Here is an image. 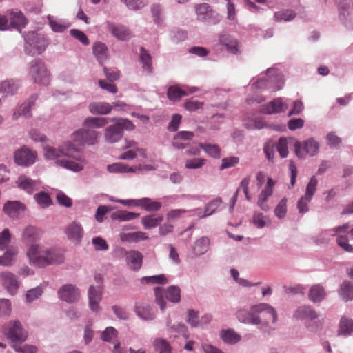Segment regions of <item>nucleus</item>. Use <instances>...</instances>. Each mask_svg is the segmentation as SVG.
Returning <instances> with one entry per match:
<instances>
[{"label": "nucleus", "instance_id": "64", "mask_svg": "<svg viewBox=\"0 0 353 353\" xmlns=\"http://www.w3.org/2000/svg\"><path fill=\"white\" fill-rule=\"evenodd\" d=\"M43 293V290L40 287L30 289L27 291L26 299L28 303H31L38 299Z\"/></svg>", "mask_w": 353, "mask_h": 353}, {"label": "nucleus", "instance_id": "49", "mask_svg": "<svg viewBox=\"0 0 353 353\" xmlns=\"http://www.w3.org/2000/svg\"><path fill=\"white\" fill-rule=\"evenodd\" d=\"M140 59L143 63V68L148 72H151L152 70V57L143 47L140 49Z\"/></svg>", "mask_w": 353, "mask_h": 353}, {"label": "nucleus", "instance_id": "60", "mask_svg": "<svg viewBox=\"0 0 353 353\" xmlns=\"http://www.w3.org/2000/svg\"><path fill=\"white\" fill-rule=\"evenodd\" d=\"M135 168L129 167L128 165L123 163H112V172L125 173V172H134Z\"/></svg>", "mask_w": 353, "mask_h": 353}, {"label": "nucleus", "instance_id": "45", "mask_svg": "<svg viewBox=\"0 0 353 353\" xmlns=\"http://www.w3.org/2000/svg\"><path fill=\"white\" fill-rule=\"evenodd\" d=\"M272 194V189L270 188H265L261 191L259 195L257 204L261 210L268 211L270 207L266 203L268 199Z\"/></svg>", "mask_w": 353, "mask_h": 353}, {"label": "nucleus", "instance_id": "2", "mask_svg": "<svg viewBox=\"0 0 353 353\" xmlns=\"http://www.w3.org/2000/svg\"><path fill=\"white\" fill-rule=\"evenodd\" d=\"M28 23L27 17L18 9H10L6 15L0 14V30L5 31L14 29L19 32L26 28Z\"/></svg>", "mask_w": 353, "mask_h": 353}, {"label": "nucleus", "instance_id": "55", "mask_svg": "<svg viewBox=\"0 0 353 353\" xmlns=\"http://www.w3.org/2000/svg\"><path fill=\"white\" fill-rule=\"evenodd\" d=\"M12 347L17 353H37L38 350L35 345L28 344L14 343Z\"/></svg>", "mask_w": 353, "mask_h": 353}, {"label": "nucleus", "instance_id": "25", "mask_svg": "<svg viewBox=\"0 0 353 353\" xmlns=\"http://www.w3.org/2000/svg\"><path fill=\"white\" fill-rule=\"evenodd\" d=\"M19 88V81L16 79H7L0 83V92L6 96H12L15 94Z\"/></svg>", "mask_w": 353, "mask_h": 353}, {"label": "nucleus", "instance_id": "20", "mask_svg": "<svg viewBox=\"0 0 353 353\" xmlns=\"http://www.w3.org/2000/svg\"><path fill=\"white\" fill-rule=\"evenodd\" d=\"M17 186L28 194H32L39 190L40 183L39 181L33 180L26 175H21L16 181Z\"/></svg>", "mask_w": 353, "mask_h": 353}, {"label": "nucleus", "instance_id": "22", "mask_svg": "<svg viewBox=\"0 0 353 353\" xmlns=\"http://www.w3.org/2000/svg\"><path fill=\"white\" fill-rule=\"evenodd\" d=\"M65 234L69 240L74 243H79L83 237V230L81 225L74 221L66 226Z\"/></svg>", "mask_w": 353, "mask_h": 353}, {"label": "nucleus", "instance_id": "54", "mask_svg": "<svg viewBox=\"0 0 353 353\" xmlns=\"http://www.w3.org/2000/svg\"><path fill=\"white\" fill-rule=\"evenodd\" d=\"M169 327V332L170 334H173L174 337L178 336L179 335H182L184 337L187 338V328L184 324L177 323L173 325H168Z\"/></svg>", "mask_w": 353, "mask_h": 353}, {"label": "nucleus", "instance_id": "11", "mask_svg": "<svg viewBox=\"0 0 353 353\" xmlns=\"http://www.w3.org/2000/svg\"><path fill=\"white\" fill-rule=\"evenodd\" d=\"M137 154L146 158L145 149L139 148L136 141L126 139L125 145L121 149L119 159L121 160H132L135 159Z\"/></svg>", "mask_w": 353, "mask_h": 353}, {"label": "nucleus", "instance_id": "46", "mask_svg": "<svg viewBox=\"0 0 353 353\" xmlns=\"http://www.w3.org/2000/svg\"><path fill=\"white\" fill-rule=\"evenodd\" d=\"M254 312H253V306L250 310L245 309H240L236 312V317L238 319L244 323L253 324Z\"/></svg>", "mask_w": 353, "mask_h": 353}, {"label": "nucleus", "instance_id": "15", "mask_svg": "<svg viewBox=\"0 0 353 353\" xmlns=\"http://www.w3.org/2000/svg\"><path fill=\"white\" fill-rule=\"evenodd\" d=\"M120 203H123L126 205H133L141 208L148 212H157L159 211L162 205L159 201H154L150 198H142L140 199H132V200H121Z\"/></svg>", "mask_w": 353, "mask_h": 353}, {"label": "nucleus", "instance_id": "32", "mask_svg": "<svg viewBox=\"0 0 353 353\" xmlns=\"http://www.w3.org/2000/svg\"><path fill=\"white\" fill-rule=\"evenodd\" d=\"M219 42L221 45L225 46L229 52L233 54H236L238 52V42L230 35L221 34L219 37Z\"/></svg>", "mask_w": 353, "mask_h": 353}, {"label": "nucleus", "instance_id": "33", "mask_svg": "<svg viewBox=\"0 0 353 353\" xmlns=\"http://www.w3.org/2000/svg\"><path fill=\"white\" fill-rule=\"evenodd\" d=\"M294 317L297 319H314L317 318L316 312L309 306L299 307L294 314Z\"/></svg>", "mask_w": 353, "mask_h": 353}, {"label": "nucleus", "instance_id": "41", "mask_svg": "<svg viewBox=\"0 0 353 353\" xmlns=\"http://www.w3.org/2000/svg\"><path fill=\"white\" fill-rule=\"evenodd\" d=\"M221 199L220 198H216L210 203H208L205 207L204 212H199L197 215L199 219L205 218L212 214H213L216 209L220 206L221 203Z\"/></svg>", "mask_w": 353, "mask_h": 353}, {"label": "nucleus", "instance_id": "28", "mask_svg": "<svg viewBox=\"0 0 353 353\" xmlns=\"http://www.w3.org/2000/svg\"><path fill=\"white\" fill-rule=\"evenodd\" d=\"M143 255L136 250L130 251L126 254V261L130 268L134 270L140 269L142 265Z\"/></svg>", "mask_w": 353, "mask_h": 353}, {"label": "nucleus", "instance_id": "56", "mask_svg": "<svg viewBox=\"0 0 353 353\" xmlns=\"http://www.w3.org/2000/svg\"><path fill=\"white\" fill-rule=\"evenodd\" d=\"M221 336L225 342L228 343H235L241 339L240 336L232 330L222 331Z\"/></svg>", "mask_w": 353, "mask_h": 353}, {"label": "nucleus", "instance_id": "36", "mask_svg": "<svg viewBox=\"0 0 353 353\" xmlns=\"http://www.w3.org/2000/svg\"><path fill=\"white\" fill-rule=\"evenodd\" d=\"M162 215L152 214L145 216L141 219V223L145 229H151L158 226L163 221Z\"/></svg>", "mask_w": 353, "mask_h": 353}, {"label": "nucleus", "instance_id": "63", "mask_svg": "<svg viewBox=\"0 0 353 353\" xmlns=\"http://www.w3.org/2000/svg\"><path fill=\"white\" fill-rule=\"evenodd\" d=\"M34 199L42 207L46 208L51 204V199L50 196L43 192L35 194Z\"/></svg>", "mask_w": 353, "mask_h": 353}, {"label": "nucleus", "instance_id": "14", "mask_svg": "<svg viewBox=\"0 0 353 353\" xmlns=\"http://www.w3.org/2000/svg\"><path fill=\"white\" fill-rule=\"evenodd\" d=\"M59 298L68 303H77L80 299V290L73 284H65L58 290Z\"/></svg>", "mask_w": 353, "mask_h": 353}, {"label": "nucleus", "instance_id": "48", "mask_svg": "<svg viewBox=\"0 0 353 353\" xmlns=\"http://www.w3.org/2000/svg\"><path fill=\"white\" fill-rule=\"evenodd\" d=\"M167 95L170 101H176L179 100L182 97L187 96L188 92L181 89L177 85H172L168 88Z\"/></svg>", "mask_w": 353, "mask_h": 353}, {"label": "nucleus", "instance_id": "62", "mask_svg": "<svg viewBox=\"0 0 353 353\" xmlns=\"http://www.w3.org/2000/svg\"><path fill=\"white\" fill-rule=\"evenodd\" d=\"M317 179L314 176L311 177L308 184L306 186L305 196L309 199H312L317 186Z\"/></svg>", "mask_w": 353, "mask_h": 353}, {"label": "nucleus", "instance_id": "12", "mask_svg": "<svg viewBox=\"0 0 353 353\" xmlns=\"http://www.w3.org/2000/svg\"><path fill=\"white\" fill-rule=\"evenodd\" d=\"M135 125L127 119H112V142L119 140L123 137V132L133 130Z\"/></svg>", "mask_w": 353, "mask_h": 353}, {"label": "nucleus", "instance_id": "29", "mask_svg": "<svg viewBox=\"0 0 353 353\" xmlns=\"http://www.w3.org/2000/svg\"><path fill=\"white\" fill-rule=\"evenodd\" d=\"M88 296L90 309L94 312L97 311L98 303L101 299V288L99 287L90 286L88 290Z\"/></svg>", "mask_w": 353, "mask_h": 353}, {"label": "nucleus", "instance_id": "53", "mask_svg": "<svg viewBox=\"0 0 353 353\" xmlns=\"http://www.w3.org/2000/svg\"><path fill=\"white\" fill-rule=\"evenodd\" d=\"M199 146L212 157L219 158L221 156V150L217 145L201 143Z\"/></svg>", "mask_w": 353, "mask_h": 353}, {"label": "nucleus", "instance_id": "51", "mask_svg": "<svg viewBox=\"0 0 353 353\" xmlns=\"http://www.w3.org/2000/svg\"><path fill=\"white\" fill-rule=\"evenodd\" d=\"M112 34L119 40H128L130 37V32L123 26L112 27Z\"/></svg>", "mask_w": 353, "mask_h": 353}, {"label": "nucleus", "instance_id": "40", "mask_svg": "<svg viewBox=\"0 0 353 353\" xmlns=\"http://www.w3.org/2000/svg\"><path fill=\"white\" fill-rule=\"evenodd\" d=\"M339 293L345 302L353 300V284L350 281L343 282Z\"/></svg>", "mask_w": 353, "mask_h": 353}, {"label": "nucleus", "instance_id": "34", "mask_svg": "<svg viewBox=\"0 0 353 353\" xmlns=\"http://www.w3.org/2000/svg\"><path fill=\"white\" fill-rule=\"evenodd\" d=\"M136 313L141 319L146 321H151L154 319V313L152 311L150 305L145 303H139L136 305Z\"/></svg>", "mask_w": 353, "mask_h": 353}, {"label": "nucleus", "instance_id": "58", "mask_svg": "<svg viewBox=\"0 0 353 353\" xmlns=\"http://www.w3.org/2000/svg\"><path fill=\"white\" fill-rule=\"evenodd\" d=\"M11 234L8 228L0 232V249L5 250L11 242Z\"/></svg>", "mask_w": 353, "mask_h": 353}, {"label": "nucleus", "instance_id": "57", "mask_svg": "<svg viewBox=\"0 0 353 353\" xmlns=\"http://www.w3.org/2000/svg\"><path fill=\"white\" fill-rule=\"evenodd\" d=\"M288 140L285 137H281L276 144V150L281 158H285L288 154Z\"/></svg>", "mask_w": 353, "mask_h": 353}, {"label": "nucleus", "instance_id": "52", "mask_svg": "<svg viewBox=\"0 0 353 353\" xmlns=\"http://www.w3.org/2000/svg\"><path fill=\"white\" fill-rule=\"evenodd\" d=\"M296 17V14L294 11L290 10H283L274 13V19L277 22H281L282 21H291L294 19Z\"/></svg>", "mask_w": 353, "mask_h": 353}, {"label": "nucleus", "instance_id": "44", "mask_svg": "<svg viewBox=\"0 0 353 353\" xmlns=\"http://www.w3.org/2000/svg\"><path fill=\"white\" fill-rule=\"evenodd\" d=\"M155 352L158 353H172V347L165 339L158 338L153 342Z\"/></svg>", "mask_w": 353, "mask_h": 353}, {"label": "nucleus", "instance_id": "9", "mask_svg": "<svg viewBox=\"0 0 353 353\" xmlns=\"http://www.w3.org/2000/svg\"><path fill=\"white\" fill-rule=\"evenodd\" d=\"M4 334L12 342H23L28 336L27 332L19 321H10L4 326Z\"/></svg>", "mask_w": 353, "mask_h": 353}, {"label": "nucleus", "instance_id": "8", "mask_svg": "<svg viewBox=\"0 0 353 353\" xmlns=\"http://www.w3.org/2000/svg\"><path fill=\"white\" fill-rule=\"evenodd\" d=\"M29 75L36 83L47 85L49 83V73L43 61L34 59L30 63Z\"/></svg>", "mask_w": 353, "mask_h": 353}, {"label": "nucleus", "instance_id": "19", "mask_svg": "<svg viewBox=\"0 0 353 353\" xmlns=\"http://www.w3.org/2000/svg\"><path fill=\"white\" fill-rule=\"evenodd\" d=\"M287 109L288 105L283 101L282 98L279 97L262 105L261 112L266 114H279L285 112Z\"/></svg>", "mask_w": 353, "mask_h": 353}, {"label": "nucleus", "instance_id": "30", "mask_svg": "<svg viewBox=\"0 0 353 353\" xmlns=\"http://www.w3.org/2000/svg\"><path fill=\"white\" fill-rule=\"evenodd\" d=\"M47 19L51 30L54 32L62 33L70 26V23L65 22L62 19H57L51 15H48Z\"/></svg>", "mask_w": 353, "mask_h": 353}, {"label": "nucleus", "instance_id": "5", "mask_svg": "<svg viewBox=\"0 0 353 353\" xmlns=\"http://www.w3.org/2000/svg\"><path fill=\"white\" fill-rule=\"evenodd\" d=\"M40 236V230L33 225H28L23 230L21 239L23 244L29 247L27 251V256L29 259L33 255L37 254L39 245L36 243L39 240Z\"/></svg>", "mask_w": 353, "mask_h": 353}, {"label": "nucleus", "instance_id": "6", "mask_svg": "<svg viewBox=\"0 0 353 353\" xmlns=\"http://www.w3.org/2000/svg\"><path fill=\"white\" fill-rule=\"evenodd\" d=\"M254 312L253 324L268 325L274 323L277 319L275 310L267 303H261L253 306Z\"/></svg>", "mask_w": 353, "mask_h": 353}, {"label": "nucleus", "instance_id": "37", "mask_svg": "<svg viewBox=\"0 0 353 353\" xmlns=\"http://www.w3.org/2000/svg\"><path fill=\"white\" fill-rule=\"evenodd\" d=\"M18 252L16 247L12 246L6 250L3 256H0V265L3 266L11 265Z\"/></svg>", "mask_w": 353, "mask_h": 353}, {"label": "nucleus", "instance_id": "1", "mask_svg": "<svg viewBox=\"0 0 353 353\" xmlns=\"http://www.w3.org/2000/svg\"><path fill=\"white\" fill-rule=\"evenodd\" d=\"M47 160L65 169L79 172L83 169L84 161L79 148L70 141L63 142L57 148L47 145L43 149Z\"/></svg>", "mask_w": 353, "mask_h": 353}, {"label": "nucleus", "instance_id": "18", "mask_svg": "<svg viewBox=\"0 0 353 353\" xmlns=\"http://www.w3.org/2000/svg\"><path fill=\"white\" fill-rule=\"evenodd\" d=\"M26 205L18 201H7L3 208V212L12 219H18L25 212Z\"/></svg>", "mask_w": 353, "mask_h": 353}, {"label": "nucleus", "instance_id": "24", "mask_svg": "<svg viewBox=\"0 0 353 353\" xmlns=\"http://www.w3.org/2000/svg\"><path fill=\"white\" fill-rule=\"evenodd\" d=\"M194 134L190 131H180L176 133L172 141V146L177 149H183L189 145Z\"/></svg>", "mask_w": 353, "mask_h": 353}, {"label": "nucleus", "instance_id": "17", "mask_svg": "<svg viewBox=\"0 0 353 353\" xmlns=\"http://www.w3.org/2000/svg\"><path fill=\"white\" fill-rule=\"evenodd\" d=\"M37 99V95L33 94L30 96L22 104L17 106L12 114V119L17 120L19 117L30 118L32 117L31 110L35 105Z\"/></svg>", "mask_w": 353, "mask_h": 353}, {"label": "nucleus", "instance_id": "10", "mask_svg": "<svg viewBox=\"0 0 353 353\" xmlns=\"http://www.w3.org/2000/svg\"><path fill=\"white\" fill-rule=\"evenodd\" d=\"M195 10L199 21H205L211 25H216L221 20L219 13L211 9L210 6L207 3L195 6Z\"/></svg>", "mask_w": 353, "mask_h": 353}, {"label": "nucleus", "instance_id": "38", "mask_svg": "<svg viewBox=\"0 0 353 353\" xmlns=\"http://www.w3.org/2000/svg\"><path fill=\"white\" fill-rule=\"evenodd\" d=\"M339 5L340 14L344 17L353 15V0H335Z\"/></svg>", "mask_w": 353, "mask_h": 353}, {"label": "nucleus", "instance_id": "26", "mask_svg": "<svg viewBox=\"0 0 353 353\" xmlns=\"http://www.w3.org/2000/svg\"><path fill=\"white\" fill-rule=\"evenodd\" d=\"M120 240L123 243H138L141 241L147 240L148 236L142 231L132 232H121L119 234Z\"/></svg>", "mask_w": 353, "mask_h": 353}, {"label": "nucleus", "instance_id": "43", "mask_svg": "<svg viewBox=\"0 0 353 353\" xmlns=\"http://www.w3.org/2000/svg\"><path fill=\"white\" fill-rule=\"evenodd\" d=\"M325 296L324 288L320 285L312 286L310 290L309 297L313 302H320Z\"/></svg>", "mask_w": 353, "mask_h": 353}, {"label": "nucleus", "instance_id": "3", "mask_svg": "<svg viewBox=\"0 0 353 353\" xmlns=\"http://www.w3.org/2000/svg\"><path fill=\"white\" fill-rule=\"evenodd\" d=\"M23 37L25 40V52L32 56L42 54L50 43V40L46 35L35 31L26 32Z\"/></svg>", "mask_w": 353, "mask_h": 353}, {"label": "nucleus", "instance_id": "21", "mask_svg": "<svg viewBox=\"0 0 353 353\" xmlns=\"http://www.w3.org/2000/svg\"><path fill=\"white\" fill-rule=\"evenodd\" d=\"M2 285L6 290L11 294L17 293L19 288V282L16 276L10 272H3L1 276Z\"/></svg>", "mask_w": 353, "mask_h": 353}, {"label": "nucleus", "instance_id": "27", "mask_svg": "<svg viewBox=\"0 0 353 353\" xmlns=\"http://www.w3.org/2000/svg\"><path fill=\"white\" fill-rule=\"evenodd\" d=\"M92 52L99 63L102 65L108 57V48L101 42H96L92 46Z\"/></svg>", "mask_w": 353, "mask_h": 353}, {"label": "nucleus", "instance_id": "47", "mask_svg": "<svg viewBox=\"0 0 353 353\" xmlns=\"http://www.w3.org/2000/svg\"><path fill=\"white\" fill-rule=\"evenodd\" d=\"M139 216V213L128 212L126 210H120V211L112 213V219H119V221H128L133 220Z\"/></svg>", "mask_w": 353, "mask_h": 353}, {"label": "nucleus", "instance_id": "39", "mask_svg": "<svg viewBox=\"0 0 353 353\" xmlns=\"http://www.w3.org/2000/svg\"><path fill=\"white\" fill-rule=\"evenodd\" d=\"M283 79H280L278 84L275 86L272 85L271 82H269L268 80L266 79H259L256 82H255L253 85L256 88L259 89H269L272 92H276L282 88L283 85Z\"/></svg>", "mask_w": 353, "mask_h": 353}, {"label": "nucleus", "instance_id": "23", "mask_svg": "<svg viewBox=\"0 0 353 353\" xmlns=\"http://www.w3.org/2000/svg\"><path fill=\"white\" fill-rule=\"evenodd\" d=\"M98 137V133L93 130H82L74 134V140L80 144L93 145Z\"/></svg>", "mask_w": 353, "mask_h": 353}, {"label": "nucleus", "instance_id": "50", "mask_svg": "<svg viewBox=\"0 0 353 353\" xmlns=\"http://www.w3.org/2000/svg\"><path fill=\"white\" fill-rule=\"evenodd\" d=\"M108 123L104 117H88L84 121V125L88 128H101Z\"/></svg>", "mask_w": 353, "mask_h": 353}, {"label": "nucleus", "instance_id": "4", "mask_svg": "<svg viewBox=\"0 0 353 353\" xmlns=\"http://www.w3.org/2000/svg\"><path fill=\"white\" fill-rule=\"evenodd\" d=\"M32 264L43 268L49 265H59L64 261V255L60 251L50 249L37 253L29 259Z\"/></svg>", "mask_w": 353, "mask_h": 353}, {"label": "nucleus", "instance_id": "59", "mask_svg": "<svg viewBox=\"0 0 353 353\" xmlns=\"http://www.w3.org/2000/svg\"><path fill=\"white\" fill-rule=\"evenodd\" d=\"M12 312V305L10 300L7 299H0V316H8Z\"/></svg>", "mask_w": 353, "mask_h": 353}, {"label": "nucleus", "instance_id": "7", "mask_svg": "<svg viewBox=\"0 0 353 353\" xmlns=\"http://www.w3.org/2000/svg\"><path fill=\"white\" fill-rule=\"evenodd\" d=\"M155 300L161 310L166 307V303L163 299L164 296L172 303H179L181 300L180 288L175 285H171L165 291L163 288L157 287L154 289Z\"/></svg>", "mask_w": 353, "mask_h": 353}, {"label": "nucleus", "instance_id": "13", "mask_svg": "<svg viewBox=\"0 0 353 353\" xmlns=\"http://www.w3.org/2000/svg\"><path fill=\"white\" fill-rule=\"evenodd\" d=\"M319 149V144L313 138L305 141L303 143L296 141L294 144L295 153L300 158L303 157L305 154L314 156L318 152Z\"/></svg>", "mask_w": 353, "mask_h": 353}, {"label": "nucleus", "instance_id": "61", "mask_svg": "<svg viewBox=\"0 0 353 353\" xmlns=\"http://www.w3.org/2000/svg\"><path fill=\"white\" fill-rule=\"evenodd\" d=\"M70 33L72 37L79 41L82 44L88 46L90 41L86 34L78 29H71Z\"/></svg>", "mask_w": 353, "mask_h": 353}, {"label": "nucleus", "instance_id": "42", "mask_svg": "<svg viewBox=\"0 0 353 353\" xmlns=\"http://www.w3.org/2000/svg\"><path fill=\"white\" fill-rule=\"evenodd\" d=\"M89 110L92 114H105L110 112V106L108 103L93 102L90 104Z\"/></svg>", "mask_w": 353, "mask_h": 353}, {"label": "nucleus", "instance_id": "35", "mask_svg": "<svg viewBox=\"0 0 353 353\" xmlns=\"http://www.w3.org/2000/svg\"><path fill=\"white\" fill-rule=\"evenodd\" d=\"M210 239L203 236L195 241L192 248L193 252L196 256H201L208 251Z\"/></svg>", "mask_w": 353, "mask_h": 353}, {"label": "nucleus", "instance_id": "31", "mask_svg": "<svg viewBox=\"0 0 353 353\" xmlns=\"http://www.w3.org/2000/svg\"><path fill=\"white\" fill-rule=\"evenodd\" d=\"M353 334V320L345 316L339 321L338 335L347 336Z\"/></svg>", "mask_w": 353, "mask_h": 353}, {"label": "nucleus", "instance_id": "16", "mask_svg": "<svg viewBox=\"0 0 353 353\" xmlns=\"http://www.w3.org/2000/svg\"><path fill=\"white\" fill-rule=\"evenodd\" d=\"M37 157V154L35 151L23 146L15 152L14 161L19 165L27 167L35 162Z\"/></svg>", "mask_w": 353, "mask_h": 353}]
</instances>
